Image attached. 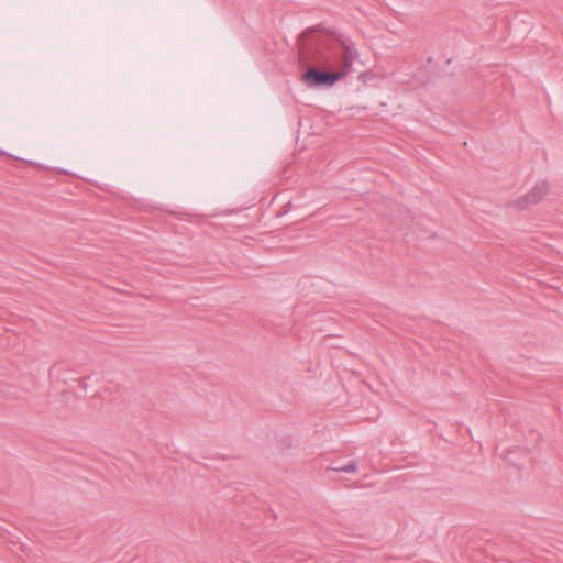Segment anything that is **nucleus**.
I'll return each mask as SVG.
<instances>
[{"label":"nucleus","mask_w":563,"mask_h":563,"mask_svg":"<svg viewBox=\"0 0 563 563\" xmlns=\"http://www.w3.org/2000/svg\"><path fill=\"white\" fill-rule=\"evenodd\" d=\"M358 53L349 40L313 34L302 40L299 60L308 66L301 81L310 88L332 87L351 70Z\"/></svg>","instance_id":"1"},{"label":"nucleus","mask_w":563,"mask_h":563,"mask_svg":"<svg viewBox=\"0 0 563 563\" xmlns=\"http://www.w3.org/2000/svg\"><path fill=\"white\" fill-rule=\"evenodd\" d=\"M549 191L545 181L537 184L527 195L520 197L516 205L519 209H526L532 205L538 203Z\"/></svg>","instance_id":"2"},{"label":"nucleus","mask_w":563,"mask_h":563,"mask_svg":"<svg viewBox=\"0 0 563 563\" xmlns=\"http://www.w3.org/2000/svg\"><path fill=\"white\" fill-rule=\"evenodd\" d=\"M336 472H343V473H355L357 471V465L355 462L351 461L344 466H339L333 468Z\"/></svg>","instance_id":"3"},{"label":"nucleus","mask_w":563,"mask_h":563,"mask_svg":"<svg viewBox=\"0 0 563 563\" xmlns=\"http://www.w3.org/2000/svg\"><path fill=\"white\" fill-rule=\"evenodd\" d=\"M0 154H1V155H4L5 153H4L3 151H1V150H0Z\"/></svg>","instance_id":"4"}]
</instances>
